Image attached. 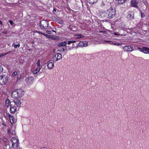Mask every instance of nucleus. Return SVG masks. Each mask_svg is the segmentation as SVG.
<instances>
[{"label": "nucleus", "mask_w": 149, "mask_h": 149, "mask_svg": "<svg viewBox=\"0 0 149 149\" xmlns=\"http://www.w3.org/2000/svg\"><path fill=\"white\" fill-rule=\"evenodd\" d=\"M24 94V91L22 89H17L13 91L12 96L14 98L22 97Z\"/></svg>", "instance_id": "nucleus-1"}, {"label": "nucleus", "mask_w": 149, "mask_h": 149, "mask_svg": "<svg viewBox=\"0 0 149 149\" xmlns=\"http://www.w3.org/2000/svg\"><path fill=\"white\" fill-rule=\"evenodd\" d=\"M116 14L115 9L111 7L107 10L105 17L109 19H111L115 17Z\"/></svg>", "instance_id": "nucleus-2"}, {"label": "nucleus", "mask_w": 149, "mask_h": 149, "mask_svg": "<svg viewBox=\"0 0 149 149\" xmlns=\"http://www.w3.org/2000/svg\"><path fill=\"white\" fill-rule=\"evenodd\" d=\"M11 142L12 143V147L14 148H16L18 147L19 143V140L15 138H13Z\"/></svg>", "instance_id": "nucleus-3"}, {"label": "nucleus", "mask_w": 149, "mask_h": 149, "mask_svg": "<svg viewBox=\"0 0 149 149\" xmlns=\"http://www.w3.org/2000/svg\"><path fill=\"white\" fill-rule=\"evenodd\" d=\"M8 81V77L6 75L0 76V84L4 85L6 84Z\"/></svg>", "instance_id": "nucleus-4"}, {"label": "nucleus", "mask_w": 149, "mask_h": 149, "mask_svg": "<svg viewBox=\"0 0 149 149\" xmlns=\"http://www.w3.org/2000/svg\"><path fill=\"white\" fill-rule=\"evenodd\" d=\"M52 59L53 61H57L62 58L61 54L59 53L54 54L52 55Z\"/></svg>", "instance_id": "nucleus-5"}, {"label": "nucleus", "mask_w": 149, "mask_h": 149, "mask_svg": "<svg viewBox=\"0 0 149 149\" xmlns=\"http://www.w3.org/2000/svg\"><path fill=\"white\" fill-rule=\"evenodd\" d=\"M40 26L42 29H46L48 26V22L45 20H42L40 22Z\"/></svg>", "instance_id": "nucleus-6"}, {"label": "nucleus", "mask_w": 149, "mask_h": 149, "mask_svg": "<svg viewBox=\"0 0 149 149\" xmlns=\"http://www.w3.org/2000/svg\"><path fill=\"white\" fill-rule=\"evenodd\" d=\"M140 52L145 54H149V48L146 47H139L137 48Z\"/></svg>", "instance_id": "nucleus-7"}, {"label": "nucleus", "mask_w": 149, "mask_h": 149, "mask_svg": "<svg viewBox=\"0 0 149 149\" xmlns=\"http://www.w3.org/2000/svg\"><path fill=\"white\" fill-rule=\"evenodd\" d=\"M54 62L53 60H51L47 62V67L49 69L51 70L54 67Z\"/></svg>", "instance_id": "nucleus-8"}, {"label": "nucleus", "mask_w": 149, "mask_h": 149, "mask_svg": "<svg viewBox=\"0 0 149 149\" xmlns=\"http://www.w3.org/2000/svg\"><path fill=\"white\" fill-rule=\"evenodd\" d=\"M119 27L120 28H122V29H120L119 30L118 32V33H119V35L123 36L125 35V33L126 31H125V30L123 29H125L124 28V26H123V27H122V26L120 25L119 26Z\"/></svg>", "instance_id": "nucleus-9"}, {"label": "nucleus", "mask_w": 149, "mask_h": 149, "mask_svg": "<svg viewBox=\"0 0 149 149\" xmlns=\"http://www.w3.org/2000/svg\"><path fill=\"white\" fill-rule=\"evenodd\" d=\"M138 2L136 1V0H132L131 1V4L132 6L136 8L139 9V7L137 6Z\"/></svg>", "instance_id": "nucleus-10"}, {"label": "nucleus", "mask_w": 149, "mask_h": 149, "mask_svg": "<svg viewBox=\"0 0 149 149\" xmlns=\"http://www.w3.org/2000/svg\"><path fill=\"white\" fill-rule=\"evenodd\" d=\"M123 48L125 51L132 52L133 50V47L130 46H125Z\"/></svg>", "instance_id": "nucleus-11"}, {"label": "nucleus", "mask_w": 149, "mask_h": 149, "mask_svg": "<svg viewBox=\"0 0 149 149\" xmlns=\"http://www.w3.org/2000/svg\"><path fill=\"white\" fill-rule=\"evenodd\" d=\"M14 102L15 104L17 107H20L21 104V101L20 100L15 99L14 100Z\"/></svg>", "instance_id": "nucleus-12"}, {"label": "nucleus", "mask_w": 149, "mask_h": 149, "mask_svg": "<svg viewBox=\"0 0 149 149\" xmlns=\"http://www.w3.org/2000/svg\"><path fill=\"white\" fill-rule=\"evenodd\" d=\"M9 116L11 124H13L16 122V120H15V118L12 115L9 114Z\"/></svg>", "instance_id": "nucleus-13"}, {"label": "nucleus", "mask_w": 149, "mask_h": 149, "mask_svg": "<svg viewBox=\"0 0 149 149\" xmlns=\"http://www.w3.org/2000/svg\"><path fill=\"white\" fill-rule=\"evenodd\" d=\"M27 79L28 84H30L33 83V81H34V78L33 77L30 76Z\"/></svg>", "instance_id": "nucleus-14"}, {"label": "nucleus", "mask_w": 149, "mask_h": 149, "mask_svg": "<svg viewBox=\"0 0 149 149\" xmlns=\"http://www.w3.org/2000/svg\"><path fill=\"white\" fill-rule=\"evenodd\" d=\"M16 107L14 106L12 107L11 105L10 106V113H13L15 112L16 111Z\"/></svg>", "instance_id": "nucleus-15"}, {"label": "nucleus", "mask_w": 149, "mask_h": 149, "mask_svg": "<svg viewBox=\"0 0 149 149\" xmlns=\"http://www.w3.org/2000/svg\"><path fill=\"white\" fill-rule=\"evenodd\" d=\"M134 14L133 13H130L127 16V18L129 20H132L134 18Z\"/></svg>", "instance_id": "nucleus-16"}, {"label": "nucleus", "mask_w": 149, "mask_h": 149, "mask_svg": "<svg viewBox=\"0 0 149 149\" xmlns=\"http://www.w3.org/2000/svg\"><path fill=\"white\" fill-rule=\"evenodd\" d=\"M67 42L66 41H64L60 43L58 45V47H64L66 45Z\"/></svg>", "instance_id": "nucleus-17"}, {"label": "nucleus", "mask_w": 149, "mask_h": 149, "mask_svg": "<svg viewBox=\"0 0 149 149\" xmlns=\"http://www.w3.org/2000/svg\"><path fill=\"white\" fill-rule=\"evenodd\" d=\"M56 21L60 24H62L63 22V20L60 18H56Z\"/></svg>", "instance_id": "nucleus-18"}, {"label": "nucleus", "mask_w": 149, "mask_h": 149, "mask_svg": "<svg viewBox=\"0 0 149 149\" xmlns=\"http://www.w3.org/2000/svg\"><path fill=\"white\" fill-rule=\"evenodd\" d=\"M6 106H7V107H8L9 105L10 106H11V105H10V101L9 99H7L6 100Z\"/></svg>", "instance_id": "nucleus-19"}, {"label": "nucleus", "mask_w": 149, "mask_h": 149, "mask_svg": "<svg viewBox=\"0 0 149 149\" xmlns=\"http://www.w3.org/2000/svg\"><path fill=\"white\" fill-rule=\"evenodd\" d=\"M98 0H88V2L92 4L96 2Z\"/></svg>", "instance_id": "nucleus-20"}, {"label": "nucleus", "mask_w": 149, "mask_h": 149, "mask_svg": "<svg viewBox=\"0 0 149 149\" xmlns=\"http://www.w3.org/2000/svg\"><path fill=\"white\" fill-rule=\"evenodd\" d=\"M38 33H41V34H42V35H44L45 36L48 37V38H51V36L48 35L47 34H44V33H42L40 32L39 31H38Z\"/></svg>", "instance_id": "nucleus-21"}, {"label": "nucleus", "mask_w": 149, "mask_h": 149, "mask_svg": "<svg viewBox=\"0 0 149 149\" xmlns=\"http://www.w3.org/2000/svg\"><path fill=\"white\" fill-rule=\"evenodd\" d=\"M138 9L140 11V12L141 13V17L142 18V17H144V16H145V13H143L142 11L141 10H140V9Z\"/></svg>", "instance_id": "nucleus-22"}, {"label": "nucleus", "mask_w": 149, "mask_h": 149, "mask_svg": "<svg viewBox=\"0 0 149 149\" xmlns=\"http://www.w3.org/2000/svg\"><path fill=\"white\" fill-rule=\"evenodd\" d=\"M20 45L19 43H18L17 45H15V44L13 43L12 45V46L14 47L15 48H17V47H20Z\"/></svg>", "instance_id": "nucleus-23"}, {"label": "nucleus", "mask_w": 149, "mask_h": 149, "mask_svg": "<svg viewBox=\"0 0 149 149\" xmlns=\"http://www.w3.org/2000/svg\"><path fill=\"white\" fill-rule=\"evenodd\" d=\"M126 0H118V2L119 3L123 4L125 3Z\"/></svg>", "instance_id": "nucleus-24"}, {"label": "nucleus", "mask_w": 149, "mask_h": 149, "mask_svg": "<svg viewBox=\"0 0 149 149\" xmlns=\"http://www.w3.org/2000/svg\"><path fill=\"white\" fill-rule=\"evenodd\" d=\"M88 43L87 42H83V44L81 45V47H86L88 45Z\"/></svg>", "instance_id": "nucleus-25"}, {"label": "nucleus", "mask_w": 149, "mask_h": 149, "mask_svg": "<svg viewBox=\"0 0 149 149\" xmlns=\"http://www.w3.org/2000/svg\"><path fill=\"white\" fill-rule=\"evenodd\" d=\"M51 37H52L51 38L53 39L54 40H58V37L57 36H51Z\"/></svg>", "instance_id": "nucleus-26"}, {"label": "nucleus", "mask_w": 149, "mask_h": 149, "mask_svg": "<svg viewBox=\"0 0 149 149\" xmlns=\"http://www.w3.org/2000/svg\"><path fill=\"white\" fill-rule=\"evenodd\" d=\"M110 44L118 46L120 45V43H113L112 42V43H110Z\"/></svg>", "instance_id": "nucleus-27"}, {"label": "nucleus", "mask_w": 149, "mask_h": 149, "mask_svg": "<svg viewBox=\"0 0 149 149\" xmlns=\"http://www.w3.org/2000/svg\"><path fill=\"white\" fill-rule=\"evenodd\" d=\"M78 36V37L77 38H81L83 37L82 34H79L77 35Z\"/></svg>", "instance_id": "nucleus-28"}, {"label": "nucleus", "mask_w": 149, "mask_h": 149, "mask_svg": "<svg viewBox=\"0 0 149 149\" xmlns=\"http://www.w3.org/2000/svg\"><path fill=\"white\" fill-rule=\"evenodd\" d=\"M36 64L38 66H40V60H38L36 62Z\"/></svg>", "instance_id": "nucleus-29"}, {"label": "nucleus", "mask_w": 149, "mask_h": 149, "mask_svg": "<svg viewBox=\"0 0 149 149\" xmlns=\"http://www.w3.org/2000/svg\"><path fill=\"white\" fill-rule=\"evenodd\" d=\"M17 74V72L16 71H15L13 72L12 74V75L13 76H16Z\"/></svg>", "instance_id": "nucleus-30"}, {"label": "nucleus", "mask_w": 149, "mask_h": 149, "mask_svg": "<svg viewBox=\"0 0 149 149\" xmlns=\"http://www.w3.org/2000/svg\"><path fill=\"white\" fill-rule=\"evenodd\" d=\"M40 68L39 67H38L36 68L35 70L36 71L38 72H39L40 71Z\"/></svg>", "instance_id": "nucleus-31"}, {"label": "nucleus", "mask_w": 149, "mask_h": 149, "mask_svg": "<svg viewBox=\"0 0 149 149\" xmlns=\"http://www.w3.org/2000/svg\"><path fill=\"white\" fill-rule=\"evenodd\" d=\"M9 22L10 24L12 25H13V24H14V23L11 20H9Z\"/></svg>", "instance_id": "nucleus-32"}, {"label": "nucleus", "mask_w": 149, "mask_h": 149, "mask_svg": "<svg viewBox=\"0 0 149 149\" xmlns=\"http://www.w3.org/2000/svg\"><path fill=\"white\" fill-rule=\"evenodd\" d=\"M11 51H10V52H6V53H4V54H2V56H5L7 54H8V53H10V52H11Z\"/></svg>", "instance_id": "nucleus-33"}, {"label": "nucleus", "mask_w": 149, "mask_h": 149, "mask_svg": "<svg viewBox=\"0 0 149 149\" xmlns=\"http://www.w3.org/2000/svg\"><path fill=\"white\" fill-rule=\"evenodd\" d=\"M62 51L63 52H66L67 51V50L66 49H65L64 48H62Z\"/></svg>", "instance_id": "nucleus-34"}, {"label": "nucleus", "mask_w": 149, "mask_h": 149, "mask_svg": "<svg viewBox=\"0 0 149 149\" xmlns=\"http://www.w3.org/2000/svg\"><path fill=\"white\" fill-rule=\"evenodd\" d=\"M32 72L34 74H37L38 72L36 71V70H33L32 71Z\"/></svg>", "instance_id": "nucleus-35"}, {"label": "nucleus", "mask_w": 149, "mask_h": 149, "mask_svg": "<svg viewBox=\"0 0 149 149\" xmlns=\"http://www.w3.org/2000/svg\"><path fill=\"white\" fill-rule=\"evenodd\" d=\"M3 71V68L0 65V72H2Z\"/></svg>", "instance_id": "nucleus-36"}, {"label": "nucleus", "mask_w": 149, "mask_h": 149, "mask_svg": "<svg viewBox=\"0 0 149 149\" xmlns=\"http://www.w3.org/2000/svg\"><path fill=\"white\" fill-rule=\"evenodd\" d=\"M46 33L48 34H50L52 32L50 31H46Z\"/></svg>", "instance_id": "nucleus-37"}, {"label": "nucleus", "mask_w": 149, "mask_h": 149, "mask_svg": "<svg viewBox=\"0 0 149 149\" xmlns=\"http://www.w3.org/2000/svg\"><path fill=\"white\" fill-rule=\"evenodd\" d=\"M72 43V41H68V42H67V43H68V44L70 45V44Z\"/></svg>", "instance_id": "nucleus-38"}, {"label": "nucleus", "mask_w": 149, "mask_h": 149, "mask_svg": "<svg viewBox=\"0 0 149 149\" xmlns=\"http://www.w3.org/2000/svg\"><path fill=\"white\" fill-rule=\"evenodd\" d=\"M83 44V42L81 41V42H80V43L79 44V46H80L81 47V45Z\"/></svg>", "instance_id": "nucleus-39"}, {"label": "nucleus", "mask_w": 149, "mask_h": 149, "mask_svg": "<svg viewBox=\"0 0 149 149\" xmlns=\"http://www.w3.org/2000/svg\"><path fill=\"white\" fill-rule=\"evenodd\" d=\"M105 5V3L103 1H102L101 3V6H104Z\"/></svg>", "instance_id": "nucleus-40"}, {"label": "nucleus", "mask_w": 149, "mask_h": 149, "mask_svg": "<svg viewBox=\"0 0 149 149\" xmlns=\"http://www.w3.org/2000/svg\"><path fill=\"white\" fill-rule=\"evenodd\" d=\"M12 133L13 135H15V131L14 130H13Z\"/></svg>", "instance_id": "nucleus-41"}, {"label": "nucleus", "mask_w": 149, "mask_h": 149, "mask_svg": "<svg viewBox=\"0 0 149 149\" xmlns=\"http://www.w3.org/2000/svg\"><path fill=\"white\" fill-rule=\"evenodd\" d=\"M2 33H4V34H7V31H4L2 32Z\"/></svg>", "instance_id": "nucleus-42"}, {"label": "nucleus", "mask_w": 149, "mask_h": 149, "mask_svg": "<svg viewBox=\"0 0 149 149\" xmlns=\"http://www.w3.org/2000/svg\"><path fill=\"white\" fill-rule=\"evenodd\" d=\"M53 12L54 13H55L56 12V9H54L53 11Z\"/></svg>", "instance_id": "nucleus-43"}, {"label": "nucleus", "mask_w": 149, "mask_h": 149, "mask_svg": "<svg viewBox=\"0 0 149 149\" xmlns=\"http://www.w3.org/2000/svg\"><path fill=\"white\" fill-rule=\"evenodd\" d=\"M118 33H116V32H114V34L116 36V35H119V33L118 34Z\"/></svg>", "instance_id": "nucleus-44"}, {"label": "nucleus", "mask_w": 149, "mask_h": 149, "mask_svg": "<svg viewBox=\"0 0 149 149\" xmlns=\"http://www.w3.org/2000/svg\"><path fill=\"white\" fill-rule=\"evenodd\" d=\"M105 32V31H99V33H104Z\"/></svg>", "instance_id": "nucleus-45"}, {"label": "nucleus", "mask_w": 149, "mask_h": 149, "mask_svg": "<svg viewBox=\"0 0 149 149\" xmlns=\"http://www.w3.org/2000/svg\"><path fill=\"white\" fill-rule=\"evenodd\" d=\"M105 42H112V41H106V40H105L104 41Z\"/></svg>", "instance_id": "nucleus-46"}, {"label": "nucleus", "mask_w": 149, "mask_h": 149, "mask_svg": "<svg viewBox=\"0 0 149 149\" xmlns=\"http://www.w3.org/2000/svg\"><path fill=\"white\" fill-rule=\"evenodd\" d=\"M76 41H72V43H75L76 42Z\"/></svg>", "instance_id": "nucleus-47"}, {"label": "nucleus", "mask_w": 149, "mask_h": 149, "mask_svg": "<svg viewBox=\"0 0 149 149\" xmlns=\"http://www.w3.org/2000/svg\"><path fill=\"white\" fill-rule=\"evenodd\" d=\"M0 24H2V22L0 20Z\"/></svg>", "instance_id": "nucleus-48"}, {"label": "nucleus", "mask_w": 149, "mask_h": 149, "mask_svg": "<svg viewBox=\"0 0 149 149\" xmlns=\"http://www.w3.org/2000/svg\"><path fill=\"white\" fill-rule=\"evenodd\" d=\"M62 49H61L60 50H59V52H61V51H62Z\"/></svg>", "instance_id": "nucleus-49"}, {"label": "nucleus", "mask_w": 149, "mask_h": 149, "mask_svg": "<svg viewBox=\"0 0 149 149\" xmlns=\"http://www.w3.org/2000/svg\"><path fill=\"white\" fill-rule=\"evenodd\" d=\"M52 31L56 33V32L55 31H54L53 30H52Z\"/></svg>", "instance_id": "nucleus-50"}, {"label": "nucleus", "mask_w": 149, "mask_h": 149, "mask_svg": "<svg viewBox=\"0 0 149 149\" xmlns=\"http://www.w3.org/2000/svg\"><path fill=\"white\" fill-rule=\"evenodd\" d=\"M10 130H8V132H10Z\"/></svg>", "instance_id": "nucleus-51"}, {"label": "nucleus", "mask_w": 149, "mask_h": 149, "mask_svg": "<svg viewBox=\"0 0 149 149\" xmlns=\"http://www.w3.org/2000/svg\"><path fill=\"white\" fill-rule=\"evenodd\" d=\"M67 47L66 46H65V49H67Z\"/></svg>", "instance_id": "nucleus-52"}, {"label": "nucleus", "mask_w": 149, "mask_h": 149, "mask_svg": "<svg viewBox=\"0 0 149 149\" xmlns=\"http://www.w3.org/2000/svg\"><path fill=\"white\" fill-rule=\"evenodd\" d=\"M5 139L6 140H4V141H6V139Z\"/></svg>", "instance_id": "nucleus-53"}, {"label": "nucleus", "mask_w": 149, "mask_h": 149, "mask_svg": "<svg viewBox=\"0 0 149 149\" xmlns=\"http://www.w3.org/2000/svg\"><path fill=\"white\" fill-rule=\"evenodd\" d=\"M5 139L6 140H4V141H6V139Z\"/></svg>", "instance_id": "nucleus-54"}, {"label": "nucleus", "mask_w": 149, "mask_h": 149, "mask_svg": "<svg viewBox=\"0 0 149 149\" xmlns=\"http://www.w3.org/2000/svg\"><path fill=\"white\" fill-rule=\"evenodd\" d=\"M1 55L0 54V57H1Z\"/></svg>", "instance_id": "nucleus-55"}, {"label": "nucleus", "mask_w": 149, "mask_h": 149, "mask_svg": "<svg viewBox=\"0 0 149 149\" xmlns=\"http://www.w3.org/2000/svg\"><path fill=\"white\" fill-rule=\"evenodd\" d=\"M70 49H71V48H69V50Z\"/></svg>", "instance_id": "nucleus-56"}, {"label": "nucleus", "mask_w": 149, "mask_h": 149, "mask_svg": "<svg viewBox=\"0 0 149 149\" xmlns=\"http://www.w3.org/2000/svg\"><path fill=\"white\" fill-rule=\"evenodd\" d=\"M148 25L149 26V22L148 23Z\"/></svg>", "instance_id": "nucleus-57"}, {"label": "nucleus", "mask_w": 149, "mask_h": 149, "mask_svg": "<svg viewBox=\"0 0 149 149\" xmlns=\"http://www.w3.org/2000/svg\"><path fill=\"white\" fill-rule=\"evenodd\" d=\"M17 149H19L18 148H17Z\"/></svg>", "instance_id": "nucleus-58"}]
</instances>
